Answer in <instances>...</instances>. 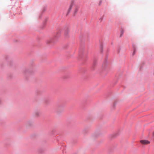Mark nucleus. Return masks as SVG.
I'll list each match as a JSON object with an SVG mask.
<instances>
[{
  "label": "nucleus",
  "instance_id": "1",
  "mask_svg": "<svg viewBox=\"0 0 154 154\" xmlns=\"http://www.w3.org/2000/svg\"><path fill=\"white\" fill-rule=\"evenodd\" d=\"M83 36H80L79 39L80 40V47L79 50V59L81 62V65L85 64L87 59V54L88 52L85 51V44L83 39Z\"/></svg>",
  "mask_w": 154,
  "mask_h": 154
},
{
  "label": "nucleus",
  "instance_id": "2",
  "mask_svg": "<svg viewBox=\"0 0 154 154\" xmlns=\"http://www.w3.org/2000/svg\"><path fill=\"white\" fill-rule=\"evenodd\" d=\"M61 31V29H59L57 32L56 34L54 35L52 38H51L50 40L47 41V44L49 46L51 47L54 44L57 42L59 37L60 36Z\"/></svg>",
  "mask_w": 154,
  "mask_h": 154
},
{
  "label": "nucleus",
  "instance_id": "3",
  "mask_svg": "<svg viewBox=\"0 0 154 154\" xmlns=\"http://www.w3.org/2000/svg\"><path fill=\"white\" fill-rule=\"evenodd\" d=\"M108 55H106L102 65V69L100 72L103 75V76L105 77L106 75L109 70V68L108 67Z\"/></svg>",
  "mask_w": 154,
  "mask_h": 154
},
{
  "label": "nucleus",
  "instance_id": "4",
  "mask_svg": "<svg viewBox=\"0 0 154 154\" xmlns=\"http://www.w3.org/2000/svg\"><path fill=\"white\" fill-rule=\"evenodd\" d=\"M64 106L63 100L61 99L58 100L55 110V112H56L57 115H60L64 110Z\"/></svg>",
  "mask_w": 154,
  "mask_h": 154
},
{
  "label": "nucleus",
  "instance_id": "5",
  "mask_svg": "<svg viewBox=\"0 0 154 154\" xmlns=\"http://www.w3.org/2000/svg\"><path fill=\"white\" fill-rule=\"evenodd\" d=\"M32 67L29 69H25L24 71V73L26 75H33L34 73V71L32 68Z\"/></svg>",
  "mask_w": 154,
  "mask_h": 154
},
{
  "label": "nucleus",
  "instance_id": "6",
  "mask_svg": "<svg viewBox=\"0 0 154 154\" xmlns=\"http://www.w3.org/2000/svg\"><path fill=\"white\" fill-rule=\"evenodd\" d=\"M5 60L7 62L8 64L10 66H12L14 65V63L13 62L11 59H9L8 56H6L5 57Z\"/></svg>",
  "mask_w": 154,
  "mask_h": 154
},
{
  "label": "nucleus",
  "instance_id": "7",
  "mask_svg": "<svg viewBox=\"0 0 154 154\" xmlns=\"http://www.w3.org/2000/svg\"><path fill=\"white\" fill-rule=\"evenodd\" d=\"M97 64V60L96 59L94 58L93 60V62L90 67V69L92 70H94Z\"/></svg>",
  "mask_w": 154,
  "mask_h": 154
},
{
  "label": "nucleus",
  "instance_id": "8",
  "mask_svg": "<svg viewBox=\"0 0 154 154\" xmlns=\"http://www.w3.org/2000/svg\"><path fill=\"white\" fill-rule=\"evenodd\" d=\"M64 35L66 38L69 37V28L66 27H65L64 28Z\"/></svg>",
  "mask_w": 154,
  "mask_h": 154
},
{
  "label": "nucleus",
  "instance_id": "9",
  "mask_svg": "<svg viewBox=\"0 0 154 154\" xmlns=\"http://www.w3.org/2000/svg\"><path fill=\"white\" fill-rule=\"evenodd\" d=\"M74 5V2H72L70 4V5L69 7V9H68V11L67 12V14H66V16H67L70 13L71 11V10L72 8Z\"/></svg>",
  "mask_w": 154,
  "mask_h": 154
},
{
  "label": "nucleus",
  "instance_id": "10",
  "mask_svg": "<svg viewBox=\"0 0 154 154\" xmlns=\"http://www.w3.org/2000/svg\"><path fill=\"white\" fill-rule=\"evenodd\" d=\"M100 134H101L100 130H97L94 133L92 136L95 138H97L99 137L100 135Z\"/></svg>",
  "mask_w": 154,
  "mask_h": 154
},
{
  "label": "nucleus",
  "instance_id": "11",
  "mask_svg": "<svg viewBox=\"0 0 154 154\" xmlns=\"http://www.w3.org/2000/svg\"><path fill=\"white\" fill-rule=\"evenodd\" d=\"M119 131L117 132L116 133H115L113 134H110L109 136V138L110 139H112L116 137L119 134Z\"/></svg>",
  "mask_w": 154,
  "mask_h": 154
},
{
  "label": "nucleus",
  "instance_id": "12",
  "mask_svg": "<svg viewBox=\"0 0 154 154\" xmlns=\"http://www.w3.org/2000/svg\"><path fill=\"white\" fill-rule=\"evenodd\" d=\"M86 69L83 67H80L79 70V73L84 74L86 72Z\"/></svg>",
  "mask_w": 154,
  "mask_h": 154
},
{
  "label": "nucleus",
  "instance_id": "13",
  "mask_svg": "<svg viewBox=\"0 0 154 154\" xmlns=\"http://www.w3.org/2000/svg\"><path fill=\"white\" fill-rule=\"evenodd\" d=\"M48 20V17H46L45 18V21L43 23L42 25L41 26V28L42 29H43L44 28L46 25V23Z\"/></svg>",
  "mask_w": 154,
  "mask_h": 154
},
{
  "label": "nucleus",
  "instance_id": "14",
  "mask_svg": "<svg viewBox=\"0 0 154 154\" xmlns=\"http://www.w3.org/2000/svg\"><path fill=\"white\" fill-rule=\"evenodd\" d=\"M47 9V7L46 6H45L44 7H43L42 12H41V14H40L39 16V18L40 19H41L42 16L43 14L44 13V12Z\"/></svg>",
  "mask_w": 154,
  "mask_h": 154
},
{
  "label": "nucleus",
  "instance_id": "15",
  "mask_svg": "<svg viewBox=\"0 0 154 154\" xmlns=\"http://www.w3.org/2000/svg\"><path fill=\"white\" fill-rule=\"evenodd\" d=\"M132 47L133 49V51L132 54V56H133L134 55L137 51L136 45L133 44H132Z\"/></svg>",
  "mask_w": 154,
  "mask_h": 154
},
{
  "label": "nucleus",
  "instance_id": "16",
  "mask_svg": "<svg viewBox=\"0 0 154 154\" xmlns=\"http://www.w3.org/2000/svg\"><path fill=\"white\" fill-rule=\"evenodd\" d=\"M141 143L144 144H148L150 143V141L147 140H140Z\"/></svg>",
  "mask_w": 154,
  "mask_h": 154
},
{
  "label": "nucleus",
  "instance_id": "17",
  "mask_svg": "<svg viewBox=\"0 0 154 154\" xmlns=\"http://www.w3.org/2000/svg\"><path fill=\"white\" fill-rule=\"evenodd\" d=\"M50 100V99L49 97H46L44 98V101L46 104H48L49 103Z\"/></svg>",
  "mask_w": 154,
  "mask_h": 154
},
{
  "label": "nucleus",
  "instance_id": "18",
  "mask_svg": "<svg viewBox=\"0 0 154 154\" xmlns=\"http://www.w3.org/2000/svg\"><path fill=\"white\" fill-rule=\"evenodd\" d=\"M27 128H30L32 127V121H29L27 123Z\"/></svg>",
  "mask_w": 154,
  "mask_h": 154
},
{
  "label": "nucleus",
  "instance_id": "19",
  "mask_svg": "<svg viewBox=\"0 0 154 154\" xmlns=\"http://www.w3.org/2000/svg\"><path fill=\"white\" fill-rule=\"evenodd\" d=\"M56 133L55 132V131L54 130H53L49 133V134L51 136H54L55 135Z\"/></svg>",
  "mask_w": 154,
  "mask_h": 154
},
{
  "label": "nucleus",
  "instance_id": "20",
  "mask_svg": "<svg viewBox=\"0 0 154 154\" xmlns=\"http://www.w3.org/2000/svg\"><path fill=\"white\" fill-rule=\"evenodd\" d=\"M88 131V127H85L82 130V132L84 134H86Z\"/></svg>",
  "mask_w": 154,
  "mask_h": 154
},
{
  "label": "nucleus",
  "instance_id": "21",
  "mask_svg": "<svg viewBox=\"0 0 154 154\" xmlns=\"http://www.w3.org/2000/svg\"><path fill=\"white\" fill-rule=\"evenodd\" d=\"M100 51L101 53H103V44H100Z\"/></svg>",
  "mask_w": 154,
  "mask_h": 154
},
{
  "label": "nucleus",
  "instance_id": "22",
  "mask_svg": "<svg viewBox=\"0 0 154 154\" xmlns=\"http://www.w3.org/2000/svg\"><path fill=\"white\" fill-rule=\"evenodd\" d=\"M145 64V63L144 62H143L142 63V64L140 66V67L139 69V71H141V69H142V68H143L144 65Z\"/></svg>",
  "mask_w": 154,
  "mask_h": 154
},
{
  "label": "nucleus",
  "instance_id": "23",
  "mask_svg": "<svg viewBox=\"0 0 154 154\" xmlns=\"http://www.w3.org/2000/svg\"><path fill=\"white\" fill-rule=\"evenodd\" d=\"M35 116L36 117H38L39 116V114H40V112L38 111H37L35 112Z\"/></svg>",
  "mask_w": 154,
  "mask_h": 154
},
{
  "label": "nucleus",
  "instance_id": "24",
  "mask_svg": "<svg viewBox=\"0 0 154 154\" xmlns=\"http://www.w3.org/2000/svg\"><path fill=\"white\" fill-rule=\"evenodd\" d=\"M124 32V30L123 29H122L120 31V37H122L123 35V33Z\"/></svg>",
  "mask_w": 154,
  "mask_h": 154
},
{
  "label": "nucleus",
  "instance_id": "25",
  "mask_svg": "<svg viewBox=\"0 0 154 154\" xmlns=\"http://www.w3.org/2000/svg\"><path fill=\"white\" fill-rule=\"evenodd\" d=\"M78 11V9L77 8H75L73 13L74 16H75V14L77 13Z\"/></svg>",
  "mask_w": 154,
  "mask_h": 154
},
{
  "label": "nucleus",
  "instance_id": "26",
  "mask_svg": "<svg viewBox=\"0 0 154 154\" xmlns=\"http://www.w3.org/2000/svg\"><path fill=\"white\" fill-rule=\"evenodd\" d=\"M116 105V102L114 103H113V105H112V108L113 109H115V108Z\"/></svg>",
  "mask_w": 154,
  "mask_h": 154
},
{
  "label": "nucleus",
  "instance_id": "27",
  "mask_svg": "<svg viewBox=\"0 0 154 154\" xmlns=\"http://www.w3.org/2000/svg\"><path fill=\"white\" fill-rule=\"evenodd\" d=\"M61 137V136L60 135H59L57 137H56V139L57 141H58L59 139Z\"/></svg>",
  "mask_w": 154,
  "mask_h": 154
},
{
  "label": "nucleus",
  "instance_id": "28",
  "mask_svg": "<svg viewBox=\"0 0 154 154\" xmlns=\"http://www.w3.org/2000/svg\"><path fill=\"white\" fill-rule=\"evenodd\" d=\"M121 48H118L117 49V52L118 54H119L120 52Z\"/></svg>",
  "mask_w": 154,
  "mask_h": 154
},
{
  "label": "nucleus",
  "instance_id": "29",
  "mask_svg": "<svg viewBox=\"0 0 154 154\" xmlns=\"http://www.w3.org/2000/svg\"><path fill=\"white\" fill-rule=\"evenodd\" d=\"M103 17H100L99 19V21H100V22H101L103 20Z\"/></svg>",
  "mask_w": 154,
  "mask_h": 154
},
{
  "label": "nucleus",
  "instance_id": "30",
  "mask_svg": "<svg viewBox=\"0 0 154 154\" xmlns=\"http://www.w3.org/2000/svg\"><path fill=\"white\" fill-rule=\"evenodd\" d=\"M102 1L101 0H100L99 2V5H101V4H102Z\"/></svg>",
  "mask_w": 154,
  "mask_h": 154
},
{
  "label": "nucleus",
  "instance_id": "31",
  "mask_svg": "<svg viewBox=\"0 0 154 154\" xmlns=\"http://www.w3.org/2000/svg\"><path fill=\"white\" fill-rule=\"evenodd\" d=\"M39 151L41 152V154L43 152V150L42 149L39 150Z\"/></svg>",
  "mask_w": 154,
  "mask_h": 154
},
{
  "label": "nucleus",
  "instance_id": "32",
  "mask_svg": "<svg viewBox=\"0 0 154 154\" xmlns=\"http://www.w3.org/2000/svg\"><path fill=\"white\" fill-rule=\"evenodd\" d=\"M8 77H9V79H12V76H11V75H10Z\"/></svg>",
  "mask_w": 154,
  "mask_h": 154
},
{
  "label": "nucleus",
  "instance_id": "33",
  "mask_svg": "<svg viewBox=\"0 0 154 154\" xmlns=\"http://www.w3.org/2000/svg\"><path fill=\"white\" fill-rule=\"evenodd\" d=\"M3 67V64H1V65H0V67H1V68H2Z\"/></svg>",
  "mask_w": 154,
  "mask_h": 154
},
{
  "label": "nucleus",
  "instance_id": "34",
  "mask_svg": "<svg viewBox=\"0 0 154 154\" xmlns=\"http://www.w3.org/2000/svg\"><path fill=\"white\" fill-rule=\"evenodd\" d=\"M63 78H64V79H67V78H68V77H67V76H65V77H64Z\"/></svg>",
  "mask_w": 154,
  "mask_h": 154
},
{
  "label": "nucleus",
  "instance_id": "35",
  "mask_svg": "<svg viewBox=\"0 0 154 154\" xmlns=\"http://www.w3.org/2000/svg\"><path fill=\"white\" fill-rule=\"evenodd\" d=\"M35 135V134H32V137H34V136Z\"/></svg>",
  "mask_w": 154,
  "mask_h": 154
},
{
  "label": "nucleus",
  "instance_id": "36",
  "mask_svg": "<svg viewBox=\"0 0 154 154\" xmlns=\"http://www.w3.org/2000/svg\"><path fill=\"white\" fill-rule=\"evenodd\" d=\"M117 81H116V82L115 83V84H114V85H115L117 83Z\"/></svg>",
  "mask_w": 154,
  "mask_h": 154
},
{
  "label": "nucleus",
  "instance_id": "37",
  "mask_svg": "<svg viewBox=\"0 0 154 154\" xmlns=\"http://www.w3.org/2000/svg\"><path fill=\"white\" fill-rule=\"evenodd\" d=\"M14 41L15 42H17V40H14Z\"/></svg>",
  "mask_w": 154,
  "mask_h": 154
},
{
  "label": "nucleus",
  "instance_id": "38",
  "mask_svg": "<svg viewBox=\"0 0 154 154\" xmlns=\"http://www.w3.org/2000/svg\"><path fill=\"white\" fill-rule=\"evenodd\" d=\"M67 47V46H66L65 47V48H66Z\"/></svg>",
  "mask_w": 154,
  "mask_h": 154
},
{
  "label": "nucleus",
  "instance_id": "39",
  "mask_svg": "<svg viewBox=\"0 0 154 154\" xmlns=\"http://www.w3.org/2000/svg\"><path fill=\"white\" fill-rule=\"evenodd\" d=\"M64 151H63V153H64Z\"/></svg>",
  "mask_w": 154,
  "mask_h": 154
},
{
  "label": "nucleus",
  "instance_id": "40",
  "mask_svg": "<svg viewBox=\"0 0 154 154\" xmlns=\"http://www.w3.org/2000/svg\"><path fill=\"white\" fill-rule=\"evenodd\" d=\"M153 134L154 135V132L153 133Z\"/></svg>",
  "mask_w": 154,
  "mask_h": 154
},
{
  "label": "nucleus",
  "instance_id": "41",
  "mask_svg": "<svg viewBox=\"0 0 154 154\" xmlns=\"http://www.w3.org/2000/svg\"><path fill=\"white\" fill-rule=\"evenodd\" d=\"M61 149H63V148H61Z\"/></svg>",
  "mask_w": 154,
  "mask_h": 154
}]
</instances>
